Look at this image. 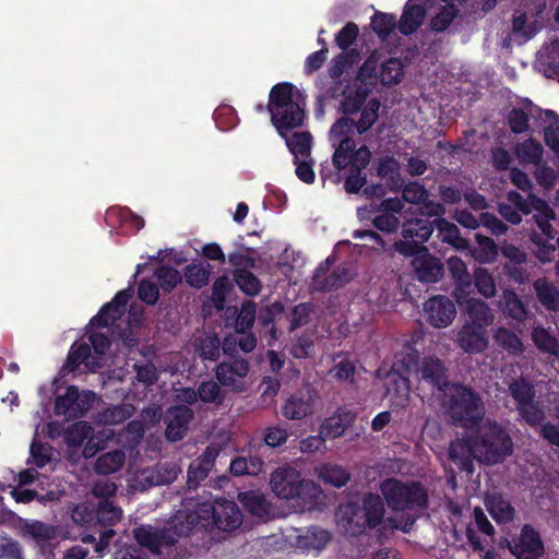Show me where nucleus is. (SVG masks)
Returning <instances> with one entry per match:
<instances>
[{
  "mask_svg": "<svg viewBox=\"0 0 559 559\" xmlns=\"http://www.w3.org/2000/svg\"><path fill=\"white\" fill-rule=\"evenodd\" d=\"M302 95L293 84L280 83L271 90L267 108L281 136H286V132L302 124Z\"/></svg>",
  "mask_w": 559,
  "mask_h": 559,
  "instance_id": "0eeeda50",
  "label": "nucleus"
},
{
  "mask_svg": "<svg viewBox=\"0 0 559 559\" xmlns=\"http://www.w3.org/2000/svg\"><path fill=\"white\" fill-rule=\"evenodd\" d=\"M112 437V429L104 428L95 432L93 427L85 421L75 423L66 432V441L70 447H80L86 441L83 449V455L85 457L94 456L99 450L106 447V442Z\"/></svg>",
  "mask_w": 559,
  "mask_h": 559,
  "instance_id": "4468645a",
  "label": "nucleus"
},
{
  "mask_svg": "<svg viewBox=\"0 0 559 559\" xmlns=\"http://www.w3.org/2000/svg\"><path fill=\"white\" fill-rule=\"evenodd\" d=\"M408 214H413L411 207L403 212L406 219L403 224L404 240L395 242V250L413 258L411 263L419 281L437 282L442 275V265L423 246L430 238L433 227L428 221L408 218Z\"/></svg>",
  "mask_w": 559,
  "mask_h": 559,
  "instance_id": "39448f33",
  "label": "nucleus"
},
{
  "mask_svg": "<svg viewBox=\"0 0 559 559\" xmlns=\"http://www.w3.org/2000/svg\"><path fill=\"white\" fill-rule=\"evenodd\" d=\"M289 543L302 551H320L330 543L328 531L312 527L306 531H295L287 536Z\"/></svg>",
  "mask_w": 559,
  "mask_h": 559,
  "instance_id": "dca6fc26",
  "label": "nucleus"
},
{
  "mask_svg": "<svg viewBox=\"0 0 559 559\" xmlns=\"http://www.w3.org/2000/svg\"><path fill=\"white\" fill-rule=\"evenodd\" d=\"M503 311L515 320H523L526 311L522 302L519 300L516 295L512 292H506L503 294Z\"/></svg>",
  "mask_w": 559,
  "mask_h": 559,
  "instance_id": "3c124183",
  "label": "nucleus"
},
{
  "mask_svg": "<svg viewBox=\"0 0 559 559\" xmlns=\"http://www.w3.org/2000/svg\"><path fill=\"white\" fill-rule=\"evenodd\" d=\"M138 295L142 301L154 305L158 300L159 292L154 283L142 281L139 285Z\"/></svg>",
  "mask_w": 559,
  "mask_h": 559,
  "instance_id": "680f3d73",
  "label": "nucleus"
},
{
  "mask_svg": "<svg viewBox=\"0 0 559 559\" xmlns=\"http://www.w3.org/2000/svg\"><path fill=\"white\" fill-rule=\"evenodd\" d=\"M248 364L245 360H235L230 364L223 362L216 369V378L224 386L234 391H242L246 388Z\"/></svg>",
  "mask_w": 559,
  "mask_h": 559,
  "instance_id": "f3484780",
  "label": "nucleus"
},
{
  "mask_svg": "<svg viewBox=\"0 0 559 559\" xmlns=\"http://www.w3.org/2000/svg\"><path fill=\"white\" fill-rule=\"evenodd\" d=\"M238 287L248 295H255L260 290V283L251 273L240 270L235 274Z\"/></svg>",
  "mask_w": 559,
  "mask_h": 559,
  "instance_id": "4d7b16f0",
  "label": "nucleus"
},
{
  "mask_svg": "<svg viewBox=\"0 0 559 559\" xmlns=\"http://www.w3.org/2000/svg\"><path fill=\"white\" fill-rule=\"evenodd\" d=\"M295 159H308L311 153V135L309 132H286L283 136Z\"/></svg>",
  "mask_w": 559,
  "mask_h": 559,
  "instance_id": "2f4dec72",
  "label": "nucleus"
},
{
  "mask_svg": "<svg viewBox=\"0 0 559 559\" xmlns=\"http://www.w3.org/2000/svg\"><path fill=\"white\" fill-rule=\"evenodd\" d=\"M215 121L218 128L223 130L231 129L237 124V117L234 109L229 106H222L214 112Z\"/></svg>",
  "mask_w": 559,
  "mask_h": 559,
  "instance_id": "052dcab7",
  "label": "nucleus"
},
{
  "mask_svg": "<svg viewBox=\"0 0 559 559\" xmlns=\"http://www.w3.org/2000/svg\"><path fill=\"white\" fill-rule=\"evenodd\" d=\"M515 155L521 164L537 165L543 156V146L530 139L516 145Z\"/></svg>",
  "mask_w": 559,
  "mask_h": 559,
  "instance_id": "f704fd0d",
  "label": "nucleus"
},
{
  "mask_svg": "<svg viewBox=\"0 0 559 559\" xmlns=\"http://www.w3.org/2000/svg\"><path fill=\"white\" fill-rule=\"evenodd\" d=\"M514 400L518 402L519 408L532 403L533 390L532 386L525 381H516L510 386Z\"/></svg>",
  "mask_w": 559,
  "mask_h": 559,
  "instance_id": "13d9d810",
  "label": "nucleus"
},
{
  "mask_svg": "<svg viewBox=\"0 0 559 559\" xmlns=\"http://www.w3.org/2000/svg\"><path fill=\"white\" fill-rule=\"evenodd\" d=\"M509 201L514 204L518 210L512 209L510 205H500L499 212L503 218L512 224H518L521 222L519 211L525 214L535 212L534 217L542 233L550 239L554 238L550 221L555 218V214L545 201L534 195H530L528 200L525 201L518 192H510Z\"/></svg>",
  "mask_w": 559,
  "mask_h": 559,
  "instance_id": "f8f14e48",
  "label": "nucleus"
},
{
  "mask_svg": "<svg viewBox=\"0 0 559 559\" xmlns=\"http://www.w3.org/2000/svg\"><path fill=\"white\" fill-rule=\"evenodd\" d=\"M185 277L190 286L200 288L209 282L210 265L202 262L192 263L187 266Z\"/></svg>",
  "mask_w": 559,
  "mask_h": 559,
  "instance_id": "a19ab883",
  "label": "nucleus"
},
{
  "mask_svg": "<svg viewBox=\"0 0 559 559\" xmlns=\"http://www.w3.org/2000/svg\"><path fill=\"white\" fill-rule=\"evenodd\" d=\"M403 210L400 199L384 200L380 205V214L373 217V225L382 231H393L399 225L395 214Z\"/></svg>",
  "mask_w": 559,
  "mask_h": 559,
  "instance_id": "393cba45",
  "label": "nucleus"
},
{
  "mask_svg": "<svg viewBox=\"0 0 559 559\" xmlns=\"http://www.w3.org/2000/svg\"><path fill=\"white\" fill-rule=\"evenodd\" d=\"M533 340L535 344L544 352L551 355L559 354V344L546 330L536 328L533 331Z\"/></svg>",
  "mask_w": 559,
  "mask_h": 559,
  "instance_id": "8fccbe9b",
  "label": "nucleus"
},
{
  "mask_svg": "<svg viewBox=\"0 0 559 559\" xmlns=\"http://www.w3.org/2000/svg\"><path fill=\"white\" fill-rule=\"evenodd\" d=\"M296 164V176L305 183H312L316 175L312 168V164L307 159H295Z\"/></svg>",
  "mask_w": 559,
  "mask_h": 559,
  "instance_id": "69168bd1",
  "label": "nucleus"
},
{
  "mask_svg": "<svg viewBox=\"0 0 559 559\" xmlns=\"http://www.w3.org/2000/svg\"><path fill=\"white\" fill-rule=\"evenodd\" d=\"M535 179L545 189H551L556 182L555 170L548 166H539L535 171Z\"/></svg>",
  "mask_w": 559,
  "mask_h": 559,
  "instance_id": "338daca9",
  "label": "nucleus"
},
{
  "mask_svg": "<svg viewBox=\"0 0 559 559\" xmlns=\"http://www.w3.org/2000/svg\"><path fill=\"white\" fill-rule=\"evenodd\" d=\"M381 492L388 506L395 512H406L400 520L388 518L384 524L389 527L407 532L415 522V513L426 506L427 493L416 483H403L389 478L381 483Z\"/></svg>",
  "mask_w": 559,
  "mask_h": 559,
  "instance_id": "423d86ee",
  "label": "nucleus"
},
{
  "mask_svg": "<svg viewBox=\"0 0 559 559\" xmlns=\"http://www.w3.org/2000/svg\"><path fill=\"white\" fill-rule=\"evenodd\" d=\"M418 391L425 397L426 386L441 402L455 421H460L471 436L451 443L450 457L463 471L473 473V459L495 464L509 455L512 442L506 431L489 419L481 418L479 399L469 390L449 384L439 359L427 358L419 369Z\"/></svg>",
  "mask_w": 559,
  "mask_h": 559,
  "instance_id": "f257e3e1",
  "label": "nucleus"
},
{
  "mask_svg": "<svg viewBox=\"0 0 559 559\" xmlns=\"http://www.w3.org/2000/svg\"><path fill=\"white\" fill-rule=\"evenodd\" d=\"M239 500L243 507L259 519H264L269 514L267 503L264 497L258 491H248L239 493Z\"/></svg>",
  "mask_w": 559,
  "mask_h": 559,
  "instance_id": "c9c22d12",
  "label": "nucleus"
},
{
  "mask_svg": "<svg viewBox=\"0 0 559 559\" xmlns=\"http://www.w3.org/2000/svg\"><path fill=\"white\" fill-rule=\"evenodd\" d=\"M21 532L25 536L32 537L45 552L47 546L53 545L58 539V530L39 521H25L21 525Z\"/></svg>",
  "mask_w": 559,
  "mask_h": 559,
  "instance_id": "5701e85b",
  "label": "nucleus"
},
{
  "mask_svg": "<svg viewBox=\"0 0 559 559\" xmlns=\"http://www.w3.org/2000/svg\"><path fill=\"white\" fill-rule=\"evenodd\" d=\"M539 27L540 25L536 20L527 17L525 14L516 16L513 21V33L521 36L524 40L532 38Z\"/></svg>",
  "mask_w": 559,
  "mask_h": 559,
  "instance_id": "de8ad7c7",
  "label": "nucleus"
},
{
  "mask_svg": "<svg viewBox=\"0 0 559 559\" xmlns=\"http://www.w3.org/2000/svg\"><path fill=\"white\" fill-rule=\"evenodd\" d=\"M314 413V400L310 396L299 397V396H292L289 400L286 401L284 407H283V415L293 420L302 419L309 415H312Z\"/></svg>",
  "mask_w": 559,
  "mask_h": 559,
  "instance_id": "c756f323",
  "label": "nucleus"
},
{
  "mask_svg": "<svg viewBox=\"0 0 559 559\" xmlns=\"http://www.w3.org/2000/svg\"><path fill=\"white\" fill-rule=\"evenodd\" d=\"M383 502L377 495H368L362 507L354 504L341 506L336 512V520L344 532L356 535L365 526L374 527L383 520Z\"/></svg>",
  "mask_w": 559,
  "mask_h": 559,
  "instance_id": "9b49d317",
  "label": "nucleus"
},
{
  "mask_svg": "<svg viewBox=\"0 0 559 559\" xmlns=\"http://www.w3.org/2000/svg\"><path fill=\"white\" fill-rule=\"evenodd\" d=\"M424 310L427 320L435 328H445L455 318L456 309L454 304L447 297L435 296L426 301Z\"/></svg>",
  "mask_w": 559,
  "mask_h": 559,
  "instance_id": "2eb2a0df",
  "label": "nucleus"
},
{
  "mask_svg": "<svg viewBox=\"0 0 559 559\" xmlns=\"http://www.w3.org/2000/svg\"><path fill=\"white\" fill-rule=\"evenodd\" d=\"M192 418V412L186 406L174 407L167 413L166 437L170 441L180 440Z\"/></svg>",
  "mask_w": 559,
  "mask_h": 559,
  "instance_id": "b1692460",
  "label": "nucleus"
},
{
  "mask_svg": "<svg viewBox=\"0 0 559 559\" xmlns=\"http://www.w3.org/2000/svg\"><path fill=\"white\" fill-rule=\"evenodd\" d=\"M38 481L41 489H44V481L39 478V474L34 468H28L19 474V487L12 488L10 493L16 502L27 503L32 501L36 493L29 489L22 488L25 485Z\"/></svg>",
  "mask_w": 559,
  "mask_h": 559,
  "instance_id": "cd10ccee",
  "label": "nucleus"
},
{
  "mask_svg": "<svg viewBox=\"0 0 559 559\" xmlns=\"http://www.w3.org/2000/svg\"><path fill=\"white\" fill-rule=\"evenodd\" d=\"M133 413V407L129 404L118 405L107 408L99 415V421L106 425H117L129 418Z\"/></svg>",
  "mask_w": 559,
  "mask_h": 559,
  "instance_id": "49530a36",
  "label": "nucleus"
},
{
  "mask_svg": "<svg viewBox=\"0 0 559 559\" xmlns=\"http://www.w3.org/2000/svg\"><path fill=\"white\" fill-rule=\"evenodd\" d=\"M403 199L418 206L421 215L439 216L443 214V207L439 203L427 202V191L419 183L407 185L403 190Z\"/></svg>",
  "mask_w": 559,
  "mask_h": 559,
  "instance_id": "aec40b11",
  "label": "nucleus"
},
{
  "mask_svg": "<svg viewBox=\"0 0 559 559\" xmlns=\"http://www.w3.org/2000/svg\"><path fill=\"white\" fill-rule=\"evenodd\" d=\"M41 403L50 402L55 395V413L67 419H74L87 413L97 401V395L90 390L80 391L75 385H69L63 391L58 385V379L38 388Z\"/></svg>",
  "mask_w": 559,
  "mask_h": 559,
  "instance_id": "9d476101",
  "label": "nucleus"
},
{
  "mask_svg": "<svg viewBox=\"0 0 559 559\" xmlns=\"http://www.w3.org/2000/svg\"><path fill=\"white\" fill-rule=\"evenodd\" d=\"M475 285L485 297H491L496 293V285L491 275L485 269H477L474 274Z\"/></svg>",
  "mask_w": 559,
  "mask_h": 559,
  "instance_id": "6e6d98bb",
  "label": "nucleus"
},
{
  "mask_svg": "<svg viewBox=\"0 0 559 559\" xmlns=\"http://www.w3.org/2000/svg\"><path fill=\"white\" fill-rule=\"evenodd\" d=\"M386 396L394 407H405L409 400L408 381L397 371L392 370L385 374Z\"/></svg>",
  "mask_w": 559,
  "mask_h": 559,
  "instance_id": "4be33fe9",
  "label": "nucleus"
},
{
  "mask_svg": "<svg viewBox=\"0 0 559 559\" xmlns=\"http://www.w3.org/2000/svg\"><path fill=\"white\" fill-rule=\"evenodd\" d=\"M486 507L490 515L498 523L509 522L513 519V508L499 495L488 496Z\"/></svg>",
  "mask_w": 559,
  "mask_h": 559,
  "instance_id": "473e14b6",
  "label": "nucleus"
},
{
  "mask_svg": "<svg viewBox=\"0 0 559 559\" xmlns=\"http://www.w3.org/2000/svg\"><path fill=\"white\" fill-rule=\"evenodd\" d=\"M396 24L395 16L386 13H376L371 20L372 29L382 38L394 29Z\"/></svg>",
  "mask_w": 559,
  "mask_h": 559,
  "instance_id": "09e8293b",
  "label": "nucleus"
},
{
  "mask_svg": "<svg viewBox=\"0 0 559 559\" xmlns=\"http://www.w3.org/2000/svg\"><path fill=\"white\" fill-rule=\"evenodd\" d=\"M177 471L171 468L165 475H160L153 469H143L132 476L129 481L134 490H144L150 486H157L165 483H170L176 478Z\"/></svg>",
  "mask_w": 559,
  "mask_h": 559,
  "instance_id": "a878e982",
  "label": "nucleus"
},
{
  "mask_svg": "<svg viewBox=\"0 0 559 559\" xmlns=\"http://www.w3.org/2000/svg\"><path fill=\"white\" fill-rule=\"evenodd\" d=\"M126 460V454L121 450L108 452L99 456L95 463V469L99 474H111L121 468Z\"/></svg>",
  "mask_w": 559,
  "mask_h": 559,
  "instance_id": "4c0bfd02",
  "label": "nucleus"
},
{
  "mask_svg": "<svg viewBox=\"0 0 559 559\" xmlns=\"http://www.w3.org/2000/svg\"><path fill=\"white\" fill-rule=\"evenodd\" d=\"M341 109L345 117L340 118L329 133L334 147L332 162L337 170L360 171L369 164L371 152L365 145L356 148L350 135L354 128L364 133L372 127L379 116L380 103L377 99L366 100L360 94L348 95Z\"/></svg>",
  "mask_w": 559,
  "mask_h": 559,
  "instance_id": "f03ea898",
  "label": "nucleus"
},
{
  "mask_svg": "<svg viewBox=\"0 0 559 559\" xmlns=\"http://www.w3.org/2000/svg\"><path fill=\"white\" fill-rule=\"evenodd\" d=\"M445 5L442 10L432 19L431 27L433 31L441 32L452 22L457 13V4H461L463 0H442Z\"/></svg>",
  "mask_w": 559,
  "mask_h": 559,
  "instance_id": "ea45409f",
  "label": "nucleus"
},
{
  "mask_svg": "<svg viewBox=\"0 0 559 559\" xmlns=\"http://www.w3.org/2000/svg\"><path fill=\"white\" fill-rule=\"evenodd\" d=\"M509 547L518 559H537L544 552L538 534L530 526H524L519 540Z\"/></svg>",
  "mask_w": 559,
  "mask_h": 559,
  "instance_id": "a211bd4d",
  "label": "nucleus"
},
{
  "mask_svg": "<svg viewBox=\"0 0 559 559\" xmlns=\"http://www.w3.org/2000/svg\"><path fill=\"white\" fill-rule=\"evenodd\" d=\"M272 491L281 499L295 501L301 511L316 508L322 495L321 488L311 480H301L293 467H280L270 478Z\"/></svg>",
  "mask_w": 559,
  "mask_h": 559,
  "instance_id": "6e6552de",
  "label": "nucleus"
},
{
  "mask_svg": "<svg viewBox=\"0 0 559 559\" xmlns=\"http://www.w3.org/2000/svg\"><path fill=\"white\" fill-rule=\"evenodd\" d=\"M417 0H409L404 9L400 20L399 28L401 33L408 35L415 32L423 23L425 9L416 3Z\"/></svg>",
  "mask_w": 559,
  "mask_h": 559,
  "instance_id": "c85d7f7f",
  "label": "nucleus"
},
{
  "mask_svg": "<svg viewBox=\"0 0 559 559\" xmlns=\"http://www.w3.org/2000/svg\"><path fill=\"white\" fill-rule=\"evenodd\" d=\"M254 305L252 302L243 304L236 320V330L243 333L246 330L250 329L254 320Z\"/></svg>",
  "mask_w": 559,
  "mask_h": 559,
  "instance_id": "bf43d9fd",
  "label": "nucleus"
},
{
  "mask_svg": "<svg viewBox=\"0 0 559 559\" xmlns=\"http://www.w3.org/2000/svg\"><path fill=\"white\" fill-rule=\"evenodd\" d=\"M358 35V27L354 23H347L336 35V43L340 48L350 46Z\"/></svg>",
  "mask_w": 559,
  "mask_h": 559,
  "instance_id": "e2e57ef3",
  "label": "nucleus"
},
{
  "mask_svg": "<svg viewBox=\"0 0 559 559\" xmlns=\"http://www.w3.org/2000/svg\"><path fill=\"white\" fill-rule=\"evenodd\" d=\"M204 359H216L219 354V341L217 337H206L200 347Z\"/></svg>",
  "mask_w": 559,
  "mask_h": 559,
  "instance_id": "774afa93",
  "label": "nucleus"
},
{
  "mask_svg": "<svg viewBox=\"0 0 559 559\" xmlns=\"http://www.w3.org/2000/svg\"><path fill=\"white\" fill-rule=\"evenodd\" d=\"M316 475L320 480L334 487H343L349 480L348 472L336 464L325 463L316 468Z\"/></svg>",
  "mask_w": 559,
  "mask_h": 559,
  "instance_id": "7c9ffc66",
  "label": "nucleus"
},
{
  "mask_svg": "<svg viewBox=\"0 0 559 559\" xmlns=\"http://www.w3.org/2000/svg\"><path fill=\"white\" fill-rule=\"evenodd\" d=\"M223 393L218 384L214 381L203 382L198 391L189 388L177 390V399L181 402L193 404L198 401L202 403L221 404L223 402Z\"/></svg>",
  "mask_w": 559,
  "mask_h": 559,
  "instance_id": "6ab92c4d",
  "label": "nucleus"
},
{
  "mask_svg": "<svg viewBox=\"0 0 559 559\" xmlns=\"http://www.w3.org/2000/svg\"><path fill=\"white\" fill-rule=\"evenodd\" d=\"M334 263V259L332 257L326 258L325 262L321 264L314 275H313V286L318 290H326L336 288L338 286L337 278L333 276H328V271L330 265Z\"/></svg>",
  "mask_w": 559,
  "mask_h": 559,
  "instance_id": "c03bdc74",
  "label": "nucleus"
},
{
  "mask_svg": "<svg viewBox=\"0 0 559 559\" xmlns=\"http://www.w3.org/2000/svg\"><path fill=\"white\" fill-rule=\"evenodd\" d=\"M108 221L117 218L122 225H126L134 230H139L144 226V219L141 216L133 214L129 209L124 207H112L108 210Z\"/></svg>",
  "mask_w": 559,
  "mask_h": 559,
  "instance_id": "79ce46f5",
  "label": "nucleus"
},
{
  "mask_svg": "<svg viewBox=\"0 0 559 559\" xmlns=\"http://www.w3.org/2000/svg\"><path fill=\"white\" fill-rule=\"evenodd\" d=\"M448 266L457 283L455 298L460 307H463L467 300H476L475 298L468 297L472 284L465 263L457 257H451L448 260Z\"/></svg>",
  "mask_w": 559,
  "mask_h": 559,
  "instance_id": "412c9836",
  "label": "nucleus"
},
{
  "mask_svg": "<svg viewBox=\"0 0 559 559\" xmlns=\"http://www.w3.org/2000/svg\"><path fill=\"white\" fill-rule=\"evenodd\" d=\"M535 289L540 302L550 310L559 309V293L546 281L535 282Z\"/></svg>",
  "mask_w": 559,
  "mask_h": 559,
  "instance_id": "a18cd8bd",
  "label": "nucleus"
},
{
  "mask_svg": "<svg viewBox=\"0 0 559 559\" xmlns=\"http://www.w3.org/2000/svg\"><path fill=\"white\" fill-rule=\"evenodd\" d=\"M216 456L217 451L215 449L207 448L203 455L190 465L188 472L189 480L192 478L201 479L206 477L214 465Z\"/></svg>",
  "mask_w": 559,
  "mask_h": 559,
  "instance_id": "e433bc0d",
  "label": "nucleus"
},
{
  "mask_svg": "<svg viewBox=\"0 0 559 559\" xmlns=\"http://www.w3.org/2000/svg\"><path fill=\"white\" fill-rule=\"evenodd\" d=\"M354 415L350 411L338 409L333 416L325 419L320 427L321 436L325 439H334L344 433L346 428L352 424Z\"/></svg>",
  "mask_w": 559,
  "mask_h": 559,
  "instance_id": "bb28decb",
  "label": "nucleus"
},
{
  "mask_svg": "<svg viewBox=\"0 0 559 559\" xmlns=\"http://www.w3.org/2000/svg\"><path fill=\"white\" fill-rule=\"evenodd\" d=\"M497 343L510 353H520L523 349L521 340L508 330L500 328L495 335Z\"/></svg>",
  "mask_w": 559,
  "mask_h": 559,
  "instance_id": "603ef678",
  "label": "nucleus"
},
{
  "mask_svg": "<svg viewBox=\"0 0 559 559\" xmlns=\"http://www.w3.org/2000/svg\"><path fill=\"white\" fill-rule=\"evenodd\" d=\"M403 64L396 58L381 61V56L373 52L361 66L358 78L365 84H373L378 78L384 85H393L403 76Z\"/></svg>",
  "mask_w": 559,
  "mask_h": 559,
  "instance_id": "ddd939ff",
  "label": "nucleus"
},
{
  "mask_svg": "<svg viewBox=\"0 0 559 559\" xmlns=\"http://www.w3.org/2000/svg\"><path fill=\"white\" fill-rule=\"evenodd\" d=\"M241 512L235 502L215 499L213 502L202 503L195 514L177 512L169 527L163 532L152 526H142L134 531V536L140 545L154 554H159L163 545L175 542V535L188 534L198 524L205 528L214 525L222 531H233L241 524Z\"/></svg>",
  "mask_w": 559,
  "mask_h": 559,
  "instance_id": "7ed1b4c3",
  "label": "nucleus"
},
{
  "mask_svg": "<svg viewBox=\"0 0 559 559\" xmlns=\"http://www.w3.org/2000/svg\"><path fill=\"white\" fill-rule=\"evenodd\" d=\"M39 433V426L36 427L35 435ZM29 463H33L37 467H43L52 460V448L47 443H41L37 440V436L34 437L29 448Z\"/></svg>",
  "mask_w": 559,
  "mask_h": 559,
  "instance_id": "58836bf2",
  "label": "nucleus"
},
{
  "mask_svg": "<svg viewBox=\"0 0 559 559\" xmlns=\"http://www.w3.org/2000/svg\"><path fill=\"white\" fill-rule=\"evenodd\" d=\"M122 511L110 501L104 500L99 503L97 518L105 525H114L121 519Z\"/></svg>",
  "mask_w": 559,
  "mask_h": 559,
  "instance_id": "864d4df0",
  "label": "nucleus"
},
{
  "mask_svg": "<svg viewBox=\"0 0 559 559\" xmlns=\"http://www.w3.org/2000/svg\"><path fill=\"white\" fill-rule=\"evenodd\" d=\"M131 297L129 289L120 290L115 298L106 304L99 312L91 319L86 329L90 341L87 343H74L68 354L63 371L73 372L83 366L86 370L94 372L108 365L111 359L109 354L110 343L102 330L121 320L126 312V306Z\"/></svg>",
  "mask_w": 559,
  "mask_h": 559,
  "instance_id": "20e7f679",
  "label": "nucleus"
},
{
  "mask_svg": "<svg viewBox=\"0 0 559 559\" xmlns=\"http://www.w3.org/2000/svg\"><path fill=\"white\" fill-rule=\"evenodd\" d=\"M155 275L165 290H171L182 278L179 271L168 266H160L155 271Z\"/></svg>",
  "mask_w": 559,
  "mask_h": 559,
  "instance_id": "5fc2aeb1",
  "label": "nucleus"
},
{
  "mask_svg": "<svg viewBox=\"0 0 559 559\" xmlns=\"http://www.w3.org/2000/svg\"><path fill=\"white\" fill-rule=\"evenodd\" d=\"M461 308L468 319L459 331L456 343L466 353H481L489 344L488 328L493 322V313L481 300H467Z\"/></svg>",
  "mask_w": 559,
  "mask_h": 559,
  "instance_id": "1a4fd4ad",
  "label": "nucleus"
},
{
  "mask_svg": "<svg viewBox=\"0 0 559 559\" xmlns=\"http://www.w3.org/2000/svg\"><path fill=\"white\" fill-rule=\"evenodd\" d=\"M0 559H21L17 543L11 538L0 536Z\"/></svg>",
  "mask_w": 559,
  "mask_h": 559,
  "instance_id": "0e129e2a",
  "label": "nucleus"
},
{
  "mask_svg": "<svg viewBox=\"0 0 559 559\" xmlns=\"http://www.w3.org/2000/svg\"><path fill=\"white\" fill-rule=\"evenodd\" d=\"M477 248L471 251V254L480 263L492 262L498 252L497 247L492 240L487 237L476 235Z\"/></svg>",
  "mask_w": 559,
  "mask_h": 559,
  "instance_id": "37998d69",
  "label": "nucleus"
},
{
  "mask_svg": "<svg viewBox=\"0 0 559 559\" xmlns=\"http://www.w3.org/2000/svg\"><path fill=\"white\" fill-rule=\"evenodd\" d=\"M435 226L438 230V237L443 242H448L456 249L467 248L466 240L459 236V229L454 224L439 218L435 221Z\"/></svg>",
  "mask_w": 559,
  "mask_h": 559,
  "instance_id": "72a5a7b5",
  "label": "nucleus"
}]
</instances>
